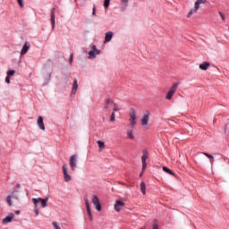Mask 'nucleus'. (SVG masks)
<instances>
[{"label":"nucleus","instance_id":"obj_29","mask_svg":"<svg viewBox=\"0 0 229 229\" xmlns=\"http://www.w3.org/2000/svg\"><path fill=\"white\" fill-rule=\"evenodd\" d=\"M85 205L87 209L90 208V202L89 201V199H85Z\"/></svg>","mask_w":229,"mask_h":229},{"label":"nucleus","instance_id":"obj_39","mask_svg":"<svg viewBox=\"0 0 229 229\" xmlns=\"http://www.w3.org/2000/svg\"><path fill=\"white\" fill-rule=\"evenodd\" d=\"M152 229H158V225L154 224V225H153V228H152Z\"/></svg>","mask_w":229,"mask_h":229},{"label":"nucleus","instance_id":"obj_23","mask_svg":"<svg viewBox=\"0 0 229 229\" xmlns=\"http://www.w3.org/2000/svg\"><path fill=\"white\" fill-rule=\"evenodd\" d=\"M97 144H98V148H100V149H105V142H103L101 140H98Z\"/></svg>","mask_w":229,"mask_h":229},{"label":"nucleus","instance_id":"obj_21","mask_svg":"<svg viewBox=\"0 0 229 229\" xmlns=\"http://www.w3.org/2000/svg\"><path fill=\"white\" fill-rule=\"evenodd\" d=\"M148 160V151L143 150V156L141 157V163H145Z\"/></svg>","mask_w":229,"mask_h":229},{"label":"nucleus","instance_id":"obj_10","mask_svg":"<svg viewBox=\"0 0 229 229\" xmlns=\"http://www.w3.org/2000/svg\"><path fill=\"white\" fill-rule=\"evenodd\" d=\"M124 207V202L122 200H116L114 204V210L116 212H121L123 210V208Z\"/></svg>","mask_w":229,"mask_h":229},{"label":"nucleus","instance_id":"obj_5","mask_svg":"<svg viewBox=\"0 0 229 229\" xmlns=\"http://www.w3.org/2000/svg\"><path fill=\"white\" fill-rule=\"evenodd\" d=\"M63 174L64 178V182H69L72 180V177L69 174V168L67 167V164L63 165Z\"/></svg>","mask_w":229,"mask_h":229},{"label":"nucleus","instance_id":"obj_17","mask_svg":"<svg viewBox=\"0 0 229 229\" xmlns=\"http://www.w3.org/2000/svg\"><path fill=\"white\" fill-rule=\"evenodd\" d=\"M50 21H51V24H52V30H54L55 29V8L52 9V11H51Z\"/></svg>","mask_w":229,"mask_h":229},{"label":"nucleus","instance_id":"obj_20","mask_svg":"<svg viewBox=\"0 0 229 229\" xmlns=\"http://www.w3.org/2000/svg\"><path fill=\"white\" fill-rule=\"evenodd\" d=\"M140 191H141V193L145 196L146 195V182H140Z\"/></svg>","mask_w":229,"mask_h":229},{"label":"nucleus","instance_id":"obj_34","mask_svg":"<svg viewBox=\"0 0 229 229\" xmlns=\"http://www.w3.org/2000/svg\"><path fill=\"white\" fill-rule=\"evenodd\" d=\"M203 155H205V157H207L208 158H214V156H212L207 152H203Z\"/></svg>","mask_w":229,"mask_h":229},{"label":"nucleus","instance_id":"obj_28","mask_svg":"<svg viewBox=\"0 0 229 229\" xmlns=\"http://www.w3.org/2000/svg\"><path fill=\"white\" fill-rule=\"evenodd\" d=\"M113 110L114 112H119V106H117V104L115 103L113 104Z\"/></svg>","mask_w":229,"mask_h":229},{"label":"nucleus","instance_id":"obj_33","mask_svg":"<svg viewBox=\"0 0 229 229\" xmlns=\"http://www.w3.org/2000/svg\"><path fill=\"white\" fill-rule=\"evenodd\" d=\"M110 121H111V123H114L115 121V113H114V112L112 113Z\"/></svg>","mask_w":229,"mask_h":229},{"label":"nucleus","instance_id":"obj_4","mask_svg":"<svg viewBox=\"0 0 229 229\" xmlns=\"http://www.w3.org/2000/svg\"><path fill=\"white\" fill-rule=\"evenodd\" d=\"M177 89H178V83H174L168 90L165 96V99H167L168 101H171V99H173V96H174V93L176 92Z\"/></svg>","mask_w":229,"mask_h":229},{"label":"nucleus","instance_id":"obj_38","mask_svg":"<svg viewBox=\"0 0 229 229\" xmlns=\"http://www.w3.org/2000/svg\"><path fill=\"white\" fill-rule=\"evenodd\" d=\"M5 82H7L8 84L10 83V77L6 76Z\"/></svg>","mask_w":229,"mask_h":229},{"label":"nucleus","instance_id":"obj_37","mask_svg":"<svg viewBox=\"0 0 229 229\" xmlns=\"http://www.w3.org/2000/svg\"><path fill=\"white\" fill-rule=\"evenodd\" d=\"M128 1H130V0H121V2L123 3V4H125V6L128 5Z\"/></svg>","mask_w":229,"mask_h":229},{"label":"nucleus","instance_id":"obj_25","mask_svg":"<svg viewBox=\"0 0 229 229\" xmlns=\"http://www.w3.org/2000/svg\"><path fill=\"white\" fill-rule=\"evenodd\" d=\"M87 212L89 217V221H93L94 217L92 216V211H90V208L87 209Z\"/></svg>","mask_w":229,"mask_h":229},{"label":"nucleus","instance_id":"obj_35","mask_svg":"<svg viewBox=\"0 0 229 229\" xmlns=\"http://www.w3.org/2000/svg\"><path fill=\"white\" fill-rule=\"evenodd\" d=\"M146 167H148V164L146 162L142 163V173H144V171H146Z\"/></svg>","mask_w":229,"mask_h":229},{"label":"nucleus","instance_id":"obj_41","mask_svg":"<svg viewBox=\"0 0 229 229\" xmlns=\"http://www.w3.org/2000/svg\"><path fill=\"white\" fill-rule=\"evenodd\" d=\"M16 214H21V211H16Z\"/></svg>","mask_w":229,"mask_h":229},{"label":"nucleus","instance_id":"obj_14","mask_svg":"<svg viewBox=\"0 0 229 229\" xmlns=\"http://www.w3.org/2000/svg\"><path fill=\"white\" fill-rule=\"evenodd\" d=\"M38 126L40 130H43V131H46V126H44V118L42 116H38Z\"/></svg>","mask_w":229,"mask_h":229},{"label":"nucleus","instance_id":"obj_16","mask_svg":"<svg viewBox=\"0 0 229 229\" xmlns=\"http://www.w3.org/2000/svg\"><path fill=\"white\" fill-rule=\"evenodd\" d=\"M12 221H13V214L9 215L8 216H6L5 218L3 219L4 225L12 223Z\"/></svg>","mask_w":229,"mask_h":229},{"label":"nucleus","instance_id":"obj_1","mask_svg":"<svg viewBox=\"0 0 229 229\" xmlns=\"http://www.w3.org/2000/svg\"><path fill=\"white\" fill-rule=\"evenodd\" d=\"M47 201H49V198H46V199H42V198H38V199H32V202L35 205L34 208V212L36 214V216H38V208H37L38 203H41V207L42 208H46V207H47Z\"/></svg>","mask_w":229,"mask_h":229},{"label":"nucleus","instance_id":"obj_40","mask_svg":"<svg viewBox=\"0 0 229 229\" xmlns=\"http://www.w3.org/2000/svg\"><path fill=\"white\" fill-rule=\"evenodd\" d=\"M92 15H96V6L93 7Z\"/></svg>","mask_w":229,"mask_h":229},{"label":"nucleus","instance_id":"obj_7","mask_svg":"<svg viewBox=\"0 0 229 229\" xmlns=\"http://www.w3.org/2000/svg\"><path fill=\"white\" fill-rule=\"evenodd\" d=\"M91 49L92 50H90L89 52V60H92L93 58H96V56H98V55H101V50L98 49L95 45H93L91 47Z\"/></svg>","mask_w":229,"mask_h":229},{"label":"nucleus","instance_id":"obj_8","mask_svg":"<svg viewBox=\"0 0 229 229\" xmlns=\"http://www.w3.org/2000/svg\"><path fill=\"white\" fill-rule=\"evenodd\" d=\"M149 117H151V113L149 111H145L142 118L140 119L141 126H148Z\"/></svg>","mask_w":229,"mask_h":229},{"label":"nucleus","instance_id":"obj_2","mask_svg":"<svg viewBox=\"0 0 229 229\" xmlns=\"http://www.w3.org/2000/svg\"><path fill=\"white\" fill-rule=\"evenodd\" d=\"M201 4H207V0H197L194 3V8L191 9L187 14V17H191L192 15H194V13H198V10H199Z\"/></svg>","mask_w":229,"mask_h":229},{"label":"nucleus","instance_id":"obj_27","mask_svg":"<svg viewBox=\"0 0 229 229\" xmlns=\"http://www.w3.org/2000/svg\"><path fill=\"white\" fill-rule=\"evenodd\" d=\"M110 6V0H105L104 2V8H108Z\"/></svg>","mask_w":229,"mask_h":229},{"label":"nucleus","instance_id":"obj_12","mask_svg":"<svg viewBox=\"0 0 229 229\" xmlns=\"http://www.w3.org/2000/svg\"><path fill=\"white\" fill-rule=\"evenodd\" d=\"M30 43L28 41H26L21 48V55L24 56V55H26V53H28V51H30Z\"/></svg>","mask_w":229,"mask_h":229},{"label":"nucleus","instance_id":"obj_42","mask_svg":"<svg viewBox=\"0 0 229 229\" xmlns=\"http://www.w3.org/2000/svg\"><path fill=\"white\" fill-rule=\"evenodd\" d=\"M16 187H21V184H17Z\"/></svg>","mask_w":229,"mask_h":229},{"label":"nucleus","instance_id":"obj_22","mask_svg":"<svg viewBox=\"0 0 229 229\" xmlns=\"http://www.w3.org/2000/svg\"><path fill=\"white\" fill-rule=\"evenodd\" d=\"M163 171L165 173H167V174H171L172 176H174V174L167 166H163Z\"/></svg>","mask_w":229,"mask_h":229},{"label":"nucleus","instance_id":"obj_30","mask_svg":"<svg viewBox=\"0 0 229 229\" xmlns=\"http://www.w3.org/2000/svg\"><path fill=\"white\" fill-rule=\"evenodd\" d=\"M52 225H53V226H54L55 229H62V228L60 227V225L57 224V222H53Z\"/></svg>","mask_w":229,"mask_h":229},{"label":"nucleus","instance_id":"obj_18","mask_svg":"<svg viewBox=\"0 0 229 229\" xmlns=\"http://www.w3.org/2000/svg\"><path fill=\"white\" fill-rule=\"evenodd\" d=\"M127 138H129L131 140H133L135 139V135H133V130L129 129L127 131Z\"/></svg>","mask_w":229,"mask_h":229},{"label":"nucleus","instance_id":"obj_6","mask_svg":"<svg viewBox=\"0 0 229 229\" xmlns=\"http://www.w3.org/2000/svg\"><path fill=\"white\" fill-rule=\"evenodd\" d=\"M70 167L72 171H76V167H78V156L72 155L70 157Z\"/></svg>","mask_w":229,"mask_h":229},{"label":"nucleus","instance_id":"obj_9","mask_svg":"<svg viewBox=\"0 0 229 229\" xmlns=\"http://www.w3.org/2000/svg\"><path fill=\"white\" fill-rule=\"evenodd\" d=\"M92 203L94 206H96V208L98 212H101V202H99V199L98 196L93 195V200Z\"/></svg>","mask_w":229,"mask_h":229},{"label":"nucleus","instance_id":"obj_36","mask_svg":"<svg viewBox=\"0 0 229 229\" xmlns=\"http://www.w3.org/2000/svg\"><path fill=\"white\" fill-rule=\"evenodd\" d=\"M72 60H74V54H71L70 55V64H72Z\"/></svg>","mask_w":229,"mask_h":229},{"label":"nucleus","instance_id":"obj_43","mask_svg":"<svg viewBox=\"0 0 229 229\" xmlns=\"http://www.w3.org/2000/svg\"><path fill=\"white\" fill-rule=\"evenodd\" d=\"M142 173H143V172L140 173V176H142Z\"/></svg>","mask_w":229,"mask_h":229},{"label":"nucleus","instance_id":"obj_26","mask_svg":"<svg viewBox=\"0 0 229 229\" xmlns=\"http://www.w3.org/2000/svg\"><path fill=\"white\" fill-rule=\"evenodd\" d=\"M13 74H15V71L14 70H10L7 72V77H11L13 76Z\"/></svg>","mask_w":229,"mask_h":229},{"label":"nucleus","instance_id":"obj_11","mask_svg":"<svg viewBox=\"0 0 229 229\" xmlns=\"http://www.w3.org/2000/svg\"><path fill=\"white\" fill-rule=\"evenodd\" d=\"M112 106H114V101H112V99H110V98H107L106 100L105 106H104L105 112H108V110H110V108H112Z\"/></svg>","mask_w":229,"mask_h":229},{"label":"nucleus","instance_id":"obj_31","mask_svg":"<svg viewBox=\"0 0 229 229\" xmlns=\"http://www.w3.org/2000/svg\"><path fill=\"white\" fill-rule=\"evenodd\" d=\"M17 1H18L19 6H21V8H24V2H23V0H17Z\"/></svg>","mask_w":229,"mask_h":229},{"label":"nucleus","instance_id":"obj_24","mask_svg":"<svg viewBox=\"0 0 229 229\" xmlns=\"http://www.w3.org/2000/svg\"><path fill=\"white\" fill-rule=\"evenodd\" d=\"M6 201L10 207H12V205H13V202H12V197L10 195L7 196Z\"/></svg>","mask_w":229,"mask_h":229},{"label":"nucleus","instance_id":"obj_19","mask_svg":"<svg viewBox=\"0 0 229 229\" xmlns=\"http://www.w3.org/2000/svg\"><path fill=\"white\" fill-rule=\"evenodd\" d=\"M76 90H78V81L74 80L72 89V94H76Z\"/></svg>","mask_w":229,"mask_h":229},{"label":"nucleus","instance_id":"obj_13","mask_svg":"<svg viewBox=\"0 0 229 229\" xmlns=\"http://www.w3.org/2000/svg\"><path fill=\"white\" fill-rule=\"evenodd\" d=\"M112 38H114V32L112 31L106 32L105 36L104 44H108V42H110Z\"/></svg>","mask_w":229,"mask_h":229},{"label":"nucleus","instance_id":"obj_32","mask_svg":"<svg viewBox=\"0 0 229 229\" xmlns=\"http://www.w3.org/2000/svg\"><path fill=\"white\" fill-rule=\"evenodd\" d=\"M218 13H219V15H220L222 21H225L226 20V16L225 15V13H221V12H219Z\"/></svg>","mask_w":229,"mask_h":229},{"label":"nucleus","instance_id":"obj_3","mask_svg":"<svg viewBox=\"0 0 229 229\" xmlns=\"http://www.w3.org/2000/svg\"><path fill=\"white\" fill-rule=\"evenodd\" d=\"M129 123L131 126L137 124V111L134 108H131L129 111Z\"/></svg>","mask_w":229,"mask_h":229},{"label":"nucleus","instance_id":"obj_15","mask_svg":"<svg viewBox=\"0 0 229 229\" xmlns=\"http://www.w3.org/2000/svg\"><path fill=\"white\" fill-rule=\"evenodd\" d=\"M199 69L201 71H207V69H208L210 67V63L208 62H204L203 64H199Z\"/></svg>","mask_w":229,"mask_h":229}]
</instances>
